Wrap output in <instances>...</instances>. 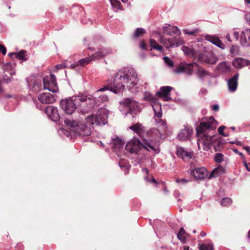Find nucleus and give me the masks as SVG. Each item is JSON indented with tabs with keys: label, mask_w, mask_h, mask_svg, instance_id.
Wrapping results in <instances>:
<instances>
[{
	"label": "nucleus",
	"mask_w": 250,
	"mask_h": 250,
	"mask_svg": "<svg viewBox=\"0 0 250 250\" xmlns=\"http://www.w3.org/2000/svg\"><path fill=\"white\" fill-rule=\"evenodd\" d=\"M138 81L137 74L133 68H123L117 72L112 83L106 84L93 93V100L96 105H99L101 103L108 101V97L106 95L100 94V92L109 90L118 94L123 90L125 86L132 92H135L138 87Z\"/></svg>",
	"instance_id": "1"
},
{
	"label": "nucleus",
	"mask_w": 250,
	"mask_h": 250,
	"mask_svg": "<svg viewBox=\"0 0 250 250\" xmlns=\"http://www.w3.org/2000/svg\"><path fill=\"white\" fill-rule=\"evenodd\" d=\"M108 114V110L101 108L97 111L95 115L88 116L86 119L85 125L78 124L77 122L71 119H65L64 123L75 135L83 137L91 134L90 126L94 124L97 125H105L107 123Z\"/></svg>",
	"instance_id": "2"
},
{
	"label": "nucleus",
	"mask_w": 250,
	"mask_h": 250,
	"mask_svg": "<svg viewBox=\"0 0 250 250\" xmlns=\"http://www.w3.org/2000/svg\"><path fill=\"white\" fill-rule=\"evenodd\" d=\"M217 124L212 117L205 118L201 122L200 125L197 128V134L198 137V146L199 149L208 150L213 142L214 134L208 135V130H214Z\"/></svg>",
	"instance_id": "3"
},
{
	"label": "nucleus",
	"mask_w": 250,
	"mask_h": 250,
	"mask_svg": "<svg viewBox=\"0 0 250 250\" xmlns=\"http://www.w3.org/2000/svg\"><path fill=\"white\" fill-rule=\"evenodd\" d=\"M91 99L87 98V96L82 94L77 96H74L60 101V104L61 109L67 114H71L74 111L79 107L82 108L84 106L87 104V101H90ZM89 109V107L86 108H80V111L82 112H86Z\"/></svg>",
	"instance_id": "4"
},
{
	"label": "nucleus",
	"mask_w": 250,
	"mask_h": 250,
	"mask_svg": "<svg viewBox=\"0 0 250 250\" xmlns=\"http://www.w3.org/2000/svg\"><path fill=\"white\" fill-rule=\"evenodd\" d=\"M157 138L144 139L143 142L137 138H133L127 142L125 146L126 150L131 153L137 154L139 150L144 148L148 151L158 153L160 151L158 144L155 143Z\"/></svg>",
	"instance_id": "5"
},
{
	"label": "nucleus",
	"mask_w": 250,
	"mask_h": 250,
	"mask_svg": "<svg viewBox=\"0 0 250 250\" xmlns=\"http://www.w3.org/2000/svg\"><path fill=\"white\" fill-rule=\"evenodd\" d=\"M88 49L95 52L91 56L83 59H80L76 62V64H79L80 66H83L90 63L92 61H95L101 59L112 53V50L109 48H98L97 50L93 47H89Z\"/></svg>",
	"instance_id": "6"
},
{
	"label": "nucleus",
	"mask_w": 250,
	"mask_h": 250,
	"mask_svg": "<svg viewBox=\"0 0 250 250\" xmlns=\"http://www.w3.org/2000/svg\"><path fill=\"white\" fill-rule=\"evenodd\" d=\"M155 122L159 129H151L149 130L147 134L150 138H157L154 143L157 144V142L159 140L162 135L167 134V126L166 122L161 119H155Z\"/></svg>",
	"instance_id": "7"
},
{
	"label": "nucleus",
	"mask_w": 250,
	"mask_h": 250,
	"mask_svg": "<svg viewBox=\"0 0 250 250\" xmlns=\"http://www.w3.org/2000/svg\"><path fill=\"white\" fill-rule=\"evenodd\" d=\"M122 103L126 107V114H130L132 117H134L141 111L138 103L130 98L124 99Z\"/></svg>",
	"instance_id": "8"
},
{
	"label": "nucleus",
	"mask_w": 250,
	"mask_h": 250,
	"mask_svg": "<svg viewBox=\"0 0 250 250\" xmlns=\"http://www.w3.org/2000/svg\"><path fill=\"white\" fill-rule=\"evenodd\" d=\"M43 89H47L52 93H56L59 88L56 83V77L54 74L46 76L43 78Z\"/></svg>",
	"instance_id": "9"
},
{
	"label": "nucleus",
	"mask_w": 250,
	"mask_h": 250,
	"mask_svg": "<svg viewBox=\"0 0 250 250\" xmlns=\"http://www.w3.org/2000/svg\"><path fill=\"white\" fill-rule=\"evenodd\" d=\"M26 81L30 91L31 92L37 93L43 88L42 81L35 79L34 77L27 78Z\"/></svg>",
	"instance_id": "10"
},
{
	"label": "nucleus",
	"mask_w": 250,
	"mask_h": 250,
	"mask_svg": "<svg viewBox=\"0 0 250 250\" xmlns=\"http://www.w3.org/2000/svg\"><path fill=\"white\" fill-rule=\"evenodd\" d=\"M198 60L201 62L212 65L217 62L218 58L212 53L203 54L200 52Z\"/></svg>",
	"instance_id": "11"
},
{
	"label": "nucleus",
	"mask_w": 250,
	"mask_h": 250,
	"mask_svg": "<svg viewBox=\"0 0 250 250\" xmlns=\"http://www.w3.org/2000/svg\"><path fill=\"white\" fill-rule=\"evenodd\" d=\"M172 90V87L169 86H162L156 95L159 98H161L164 101H168L171 100L170 92Z\"/></svg>",
	"instance_id": "12"
},
{
	"label": "nucleus",
	"mask_w": 250,
	"mask_h": 250,
	"mask_svg": "<svg viewBox=\"0 0 250 250\" xmlns=\"http://www.w3.org/2000/svg\"><path fill=\"white\" fill-rule=\"evenodd\" d=\"M45 112L52 121L56 122L59 120L60 115L56 107L48 106L45 108Z\"/></svg>",
	"instance_id": "13"
},
{
	"label": "nucleus",
	"mask_w": 250,
	"mask_h": 250,
	"mask_svg": "<svg viewBox=\"0 0 250 250\" xmlns=\"http://www.w3.org/2000/svg\"><path fill=\"white\" fill-rule=\"evenodd\" d=\"M193 70L192 63H181L175 69L174 72L177 74L184 72L191 74Z\"/></svg>",
	"instance_id": "14"
},
{
	"label": "nucleus",
	"mask_w": 250,
	"mask_h": 250,
	"mask_svg": "<svg viewBox=\"0 0 250 250\" xmlns=\"http://www.w3.org/2000/svg\"><path fill=\"white\" fill-rule=\"evenodd\" d=\"M38 100L42 104H52L56 101L54 96L50 93H43L40 95Z\"/></svg>",
	"instance_id": "15"
},
{
	"label": "nucleus",
	"mask_w": 250,
	"mask_h": 250,
	"mask_svg": "<svg viewBox=\"0 0 250 250\" xmlns=\"http://www.w3.org/2000/svg\"><path fill=\"white\" fill-rule=\"evenodd\" d=\"M191 175L196 179H204L208 176V172L204 167L196 168L191 170Z\"/></svg>",
	"instance_id": "16"
},
{
	"label": "nucleus",
	"mask_w": 250,
	"mask_h": 250,
	"mask_svg": "<svg viewBox=\"0 0 250 250\" xmlns=\"http://www.w3.org/2000/svg\"><path fill=\"white\" fill-rule=\"evenodd\" d=\"M240 43L244 47L250 46V28L246 29L241 33Z\"/></svg>",
	"instance_id": "17"
},
{
	"label": "nucleus",
	"mask_w": 250,
	"mask_h": 250,
	"mask_svg": "<svg viewBox=\"0 0 250 250\" xmlns=\"http://www.w3.org/2000/svg\"><path fill=\"white\" fill-rule=\"evenodd\" d=\"M193 129L191 127L185 126L184 129L180 130L177 135L179 140H188L190 135L192 134Z\"/></svg>",
	"instance_id": "18"
},
{
	"label": "nucleus",
	"mask_w": 250,
	"mask_h": 250,
	"mask_svg": "<svg viewBox=\"0 0 250 250\" xmlns=\"http://www.w3.org/2000/svg\"><path fill=\"white\" fill-rule=\"evenodd\" d=\"M176 154L178 157L185 160H188L191 158L193 156V151L185 150L182 147H177Z\"/></svg>",
	"instance_id": "19"
},
{
	"label": "nucleus",
	"mask_w": 250,
	"mask_h": 250,
	"mask_svg": "<svg viewBox=\"0 0 250 250\" xmlns=\"http://www.w3.org/2000/svg\"><path fill=\"white\" fill-rule=\"evenodd\" d=\"M232 64L235 68L240 69L250 65V61L242 58H236L233 60Z\"/></svg>",
	"instance_id": "20"
},
{
	"label": "nucleus",
	"mask_w": 250,
	"mask_h": 250,
	"mask_svg": "<svg viewBox=\"0 0 250 250\" xmlns=\"http://www.w3.org/2000/svg\"><path fill=\"white\" fill-rule=\"evenodd\" d=\"M182 50L185 55L194 59H198L200 52L194 50L192 47L183 46L182 47Z\"/></svg>",
	"instance_id": "21"
},
{
	"label": "nucleus",
	"mask_w": 250,
	"mask_h": 250,
	"mask_svg": "<svg viewBox=\"0 0 250 250\" xmlns=\"http://www.w3.org/2000/svg\"><path fill=\"white\" fill-rule=\"evenodd\" d=\"M205 39L207 41L211 42L212 44L222 49H224L226 47L225 45L222 43L221 41L217 36L207 35L205 37Z\"/></svg>",
	"instance_id": "22"
},
{
	"label": "nucleus",
	"mask_w": 250,
	"mask_h": 250,
	"mask_svg": "<svg viewBox=\"0 0 250 250\" xmlns=\"http://www.w3.org/2000/svg\"><path fill=\"white\" fill-rule=\"evenodd\" d=\"M173 36L175 35L174 38H173V46H178L184 43V41L181 39L177 38V36L179 35L181 33L180 31L177 26H173Z\"/></svg>",
	"instance_id": "23"
},
{
	"label": "nucleus",
	"mask_w": 250,
	"mask_h": 250,
	"mask_svg": "<svg viewBox=\"0 0 250 250\" xmlns=\"http://www.w3.org/2000/svg\"><path fill=\"white\" fill-rule=\"evenodd\" d=\"M239 74H235L232 78L229 79L228 81L229 89L231 92L235 91L238 85V79Z\"/></svg>",
	"instance_id": "24"
},
{
	"label": "nucleus",
	"mask_w": 250,
	"mask_h": 250,
	"mask_svg": "<svg viewBox=\"0 0 250 250\" xmlns=\"http://www.w3.org/2000/svg\"><path fill=\"white\" fill-rule=\"evenodd\" d=\"M152 107L153 109L154 114V118L160 119L162 117V112L161 109V105L157 102H155L152 104Z\"/></svg>",
	"instance_id": "25"
},
{
	"label": "nucleus",
	"mask_w": 250,
	"mask_h": 250,
	"mask_svg": "<svg viewBox=\"0 0 250 250\" xmlns=\"http://www.w3.org/2000/svg\"><path fill=\"white\" fill-rule=\"evenodd\" d=\"M225 172V169L224 167L221 166H219L212 171L211 173L209 176V179L219 176L224 174Z\"/></svg>",
	"instance_id": "26"
},
{
	"label": "nucleus",
	"mask_w": 250,
	"mask_h": 250,
	"mask_svg": "<svg viewBox=\"0 0 250 250\" xmlns=\"http://www.w3.org/2000/svg\"><path fill=\"white\" fill-rule=\"evenodd\" d=\"M112 10L115 12H118L119 10H123L121 3L118 0H109Z\"/></svg>",
	"instance_id": "27"
},
{
	"label": "nucleus",
	"mask_w": 250,
	"mask_h": 250,
	"mask_svg": "<svg viewBox=\"0 0 250 250\" xmlns=\"http://www.w3.org/2000/svg\"><path fill=\"white\" fill-rule=\"evenodd\" d=\"M199 249L200 250H214L213 245L210 241L199 244Z\"/></svg>",
	"instance_id": "28"
},
{
	"label": "nucleus",
	"mask_w": 250,
	"mask_h": 250,
	"mask_svg": "<svg viewBox=\"0 0 250 250\" xmlns=\"http://www.w3.org/2000/svg\"><path fill=\"white\" fill-rule=\"evenodd\" d=\"M217 69L222 72L227 73L230 71V66L226 62H223L218 65Z\"/></svg>",
	"instance_id": "29"
},
{
	"label": "nucleus",
	"mask_w": 250,
	"mask_h": 250,
	"mask_svg": "<svg viewBox=\"0 0 250 250\" xmlns=\"http://www.w3.org/2000/svg\"><path fill=\"white\" fill-rule=\"evenodd\" d=\"M187 234L183 228H181L177 233L178 239L183 244H185L187 242Z\"/></svg>",
	"instance_id": "30"
},
{
	"label": "nucleus",
	"mask_w": 250,
	"mask_h": 250,
	"mask_svg": "<svg viewBox=\"0 0 250 250\" xmlns=\"http://www.w3.org/2000/svg\"><path fill=\"white\" fill-rule=\"evenodd\" d=\"M129 128L136 132L137 134L140 135L143 131V126L141 124L137 123L130 126Z\"/></svg>",
	"instance_id": "31"
},
{
	"label": "nucleus",
	"mask_w": 250,
	"mask_h": 250,
	"mask_svg": "<svg viewBox=\"0 0 250 250\" xmlns=\"http://www.w3.org/2000/svg\"><path fill=\"white\" fill-rule=\"evenodd\" d=\"M113 147L115 149H120L122 148L124 146L123 142L118 137L116 139H114L113 141Z\"/></svg>",
	"instance_id": "32"
},
{
	"label": "nucleus",
	"mask_w": 250,
	"mask_h": 250,
	"mask_svg": "<svg viewBox=\"0 0 250 250\" xmlns=\"http://www.w3.org/2000/svg\"><path fill=\"white\" fill-rule=\"evenodd\" d=\"M146 33V30L143 28H137L134 34H133V37L134 38H137L143 36Z\"/></svg>",
	"instance_id": "33"
},
{
	"label": "nucleus",
	"mask_w": 250,
	"mask_h": 250,
	"mask_svg": "<svg viewBox=\"0 0 250 250\" xmlns=\"http://www.w3.org/2000/svg\"><path fill=\"white\" fill-rule=\"evenodd\" d=\"M150 45L152 49H156L160 51L163 50V47L159 45L154 39H151L150 40Z\"/></svg>",
	"instance_id": "34"
},
{
	"label": "nucleus",
	"mask_w": 250,
	"mask_h": 250,
	"mask_svg": "<svg viewBox=\"0 0 250 250\" xmlns=\"http://www.w3.org/2000/svg\"><path fill=\"white\" fill-rule=\"evenodd\" d=\"M197 75L198 77L201 79L204 78L206 76H208L209 73L208 71H206L204 69L202 68H199L197 72Z\"/></svg>",
	"instance_id": "35"
},
{
	"label": "nucleus",
	"mask_w": 250,
	"mask_h": 250,
	"mask_svg": "<svg viewBox=\"0 0 250 250\" xmlns=\"http://www.w3.org/2000/svg\"><path fill=\"white\" fill-rule=\"evenodd\" d=\"M25 51L24 50H21L19 52L16 53V58L22 61H26L25 57Z\"/></svg>",
	"instance_id": "36"
},
{
	"label": "nucleus",
	"mask_w": 250,
	"mask_h": 250,
	"mask_svg": "<svg viewBox=\"0 0 250 250\" xmlns=\"http://www.w3.org/2000/svg\"><path fill=\"white\" fill-rule=\"evenodd\" d=\"M184 33L185 34H188L189 35H196V34L199 32L198 29H185L183 30Z\"/></svg>",
	"instance_id": "37"
},
{
	"label": "nucleus",
	"mask_w": 250,
	"mask_h": 250,
	"mask_svg": "<svg viewBox=\"0 0 250 250\" xmlns=\"http://www.w3.org/2000/svg\"><path fill=\"white\" fill-rule=\"evenodd\" d=\"M144 99L147 101H152L153 103L155 102H157L156 98L149 92H146L145 93Z\"/></svg>",
	"instance_id": "38"
},
{
	"label": "nucleus",
	"mask_w": 250,
	"mask_h": 250,
	"mask_svg": "<svg viewBox=\"0 0 250 250\" xmlns=\"http://www.w3.org/2000/svg\"><path fill=\"white\" fill-rule=\"evenodd\" d=\"M232 201L230 198H225L223 199L221 201V204L223 206H229L231 205Z\"/></svg>",
	"instance_id": "39"
},
{
	"label": "nucleus",
	"mask_w": 250,
	"mask_h": 250,
	"mask_svg": "<svg viewBox=\"0 0 250 250\" xmlns=\"http://www.w3.org/2000/svg\"><path fill=\"white\" fill-rule=\"evenodd\" d=\"M119 167L121 168L125 171V174L128 172V171L130 168V166L126 164H123L122 162H119Z\"/></svg>",
	"instance_id": "40"
},
{
	"label": "nucleus",
	"mask_w": 250,
	"mask_h": 250,
	"mask_svg": "<svg viewBox=\"0 0 250 250\" xmlns=\"http://www.w3.org/2000/svg\"><path fill=\"white\" fill-rule=\"evenodd\" d=\"M145 179L146 181L153 183L155 185H157L158 184L157 182L155 180L154 177L152 175H147L145 177Z\"/></svg>",
	"instance_id": "41"
},
{
	"label": "nucleus",
	"mask_w": 250,
	"mask_h": 250,
	"mask_svg": "<svg viewBox=\"0 0 250 250\" xmlns=\"http://www.w3.org/2000/svg\"><path fill=\"white\" fill-rule=\"evenodd\" d=\"M163 31L164 33L167 35H170L172 34L171 27L170 25H169L168 26L164 27Z\"/></svg>",
	"instance_id": "42"
},
{
	"label": "nucleus",
	"mask_w": 250,
	"mask_h": 250,
	"mask_svg": "<svg viewBox=\"0 0 250 250\" xmlns=\"http://www.w3.org/2000/svg\"><path fill=\"white\" fill-rule=\"evenodd\" d=\"M215 161L217 163H220L223 160V155L221 153H216L214 156Z\"/></svg>",
	"instance_id": "43"
},
{
	"label": "nucleus",
	"mask_w": 250,
	"mask_h": 250,
	"mask_svg": "<svg viewBox=\"0 0 250 250\" xmlns=\"http://www.w3.org/2000/svg\"><path fill=\"white\" fill-rule=\"evenodd\" d=\"M149 223H150V224L152 226L153 228V229H154V231H155V232L156 233V234L157 235V237H160V235L161 234V232H160V230L159 229V228L156 227V224H153L152 225L151 221L150 220L149 221Z\"/></svg>",
	"instance_id": "44"
},
{
	"label": "nucleus",
	"mask_w": 250,
	"mask_h": 250,
	"mask_svg": "<svg viewBox=\"0 0 250 250\" xmlns=\"http://www.w3.org/2000/svg\"><path fill=\"white\" fill-rule=\"evenodd\" d=\"M59 132L60 133L63 134L67 137H68L70 135V132L64 128H61L59 130Z\"/></svg>",
	"instance_id": "45"
},
{
	"label": "nucleus",
	"mask_w": 250,
	"mask_h": 250,
	"mask_svg": "<svg viewBox=\"0 0 250 250\" xmlns=\"http://www.w3.org/2000/svg\"><path fill=\"white\" fill-rule=\"evenodd\" d=\"M163 60H164L165 62L167 64L169 67H172V60H170L167 57H164L163 58Z\"/></svg>",
	"instance_id": "46"
},
{
	"label": "nucleus",
	"mask_w": 250,
	"mask_h": 250,
	"mask_svg": "<svg viewBox=\"0 0 250 250\" xmlns=\"http://www.w3.org/2000/svg\"><path fill=\"white\" fill-rule=\"evenodd\" d=\"M225 126H221L218 128V132L219 133V134H220L221 135H222L223 136L226 137V136H227V135H225L223 132V130L225 129Z\"/></svg>",
	"instance_id": "47"
},
{
	"label": "nucleus",
	"mask_w": 250,
	"mask_h": 250,
	"mask_svg": "<svg viewBox=\"0 0 250 250\" xmlns=\"http://www.w3.org/2000/svg\"><path fill=\"white\" fill-rule=\"evenodd\" d=\"M140 47L143 50H147L146 45L144 41L141 42L140 43Z\"/></svg>",
	"instance_id": "48"
},
{
	"label": "nucleus",
	"mask_w": 250,
	"mask_h": 250,
	"mask_svg": "<svg viewBox=\"0 0 250 250\" xmlns=\"http://www.w3.org/2000/svg\"><path fill=\"white\" fill-rule=\"evenodd\" d=\"M0 52H1L3 55H5L6 53V48L1 44H0Z\"/></svg>",
	"instance_id": "49"
},
{
	"label": "nucleus",
	"mask_w": 250,
	"mask_h": 250,
	"mask_svg": "<svg viewBox=\"0 0 250 250\" xmlns=\"http://www.w3.org/2000/svg\"><path fill=\"white\" fill-rule=\"evenodd\" d=\"M245 17L247 21L250 24V12H247L245 14Z\"/></svg>",
	"instance_id": "50"
},
{
	"label": "nucleus",
	"mask_w": 250,
	"mask_h": 250,
	"mask_svg": "<svg viewBox=\"0 0 250 250\" xmlns=\"http://www.w3.org/2000/svg\"><path fill=\"white\" fill-rule=\"evenodd\" d=\"M188 181L186 180L185 179H177L176 180V183L177 184L179 183H182V184H185L187 183Z\"/></svg>",
	"instance_id": "51"
},
{
	"label": "nucleus",
	"mask_w": 250,
	"mask_h": 250,
	"mask_svg": "<svg viewBox=\"0 0 250 250\" xmlns=\"http://www.w3.org/2000/svg\"><path fill=\"white\" fill-rule=\"evenodd\" d=\"M219 106L218 104H214L212 106V109L215 111H217L219 110Z\"/></svg>",
	"instance_id": "52"
},
{
	"label": "nucleus",
	"mask_w": 250,
	"mask_h": 250,
	"mask_svg": "<svg viewBox=\"0 0 250 250\" xmlns=\"http://www.w3.org/2000/svg\"><path fill=\"white\" fill-rule=\"evenodd\" d=\"M243 148L249 154H250V147L248 146H244Z\"/></svg>",
	"instance_id": "53"
},
{
	"label": "nucleus",
	"mask_w": 250,
	"mask_h": 250,
	"mask_svg": "<svg viewBox=\"0 0 250 250\" xmlns=\"http://www.w3.org/2000/svg\"><path fill=\"white\" fill-rule=\"evenodd\" d=\"M56 67L57 69H62L63 68L64 66L62 64H59L56 65Z\"/></svg>",
	"instance_id": "54"
},
{
	"label": "nucleus",
	"mask_w": 250,
	"mask_h": 250,
	"mask_svg": "<svg viewBox=\"0 0 250 250\" xmlns=\"http://www.w3.org/2000/svg\"><path fill=\"white\" fill-rule=\"evenodd\" d=\"M77 66H80L79 64H76V62H75L74 63L71 64L70 67L71 68H75Z\"/></svg>",
	"instance_id": "55"
},
{
	"label": "nucleus",
	"mask_w": 250,
	"mask_h": 250,
	"mask_svg": "<svg viewBox=\"0 0 250 250\" xmlns=\"http://www.w3.org/2000/svg\"><path fill=\"white\" fill-rule=\"evenodd\" d=\"M232 143L235 144H236L237 145H238V146H242V143L240 141H236L235 142H232Z\"/></svg>",
	"instance_id": "56"
},
{
	"label": "nucleus",
	"mask_w": 250,
	"mask_h": 250,
	"mask_svg": "<svg viewBox=\"0 0 250 250\" xmlns=\"http://www.w3.org/2000/svg\"><path fill=\"white\" fill-rule=\"evenodd\" d=\"M16 53H15V52H11V53H9L8 55L9 56H10V57H12L13 56H14V57L16 58Z\"/></svg>",
	"instance_id": "57"
},
{
	"label": "nucleus",
	"mask_w": 250,
	"mask_h": 250,
	"mask_svg": "<svg viewBox=\"0 0 250 250\" xmlns=\"http://www.w3.org/2000/svg\"><path fill=\"white\" fill-rule=\"evenodd\" d=\"M143 171L145 172L147 175L149 174V171L147 168H143Z\"/></svg>",
	"instance_id": "58"
},
{
	"label": "nucleus",
	"mask_w": 250,
	"mask_h": 250,
	"mask_svg": "<svg viewBox=\"0 0 250 250\" xmlns=\"http://www.w3.org/2000/svg\"><path fill=\"white\" fill-rule=\"evenodd\" d=\"M226 39L229 42H231V41L230 40V35L229 34H228L226 36Z\"/></svg>",
	"instance_id": "59"
},
{
	"label": "nucleus",
	"mask_w": 250,
	"mask_h": 250,
	"mask_svg": "<svg viewBox=\"0 0 250 250\" xmlns=\"http://www.w3.org/2000/svg\"><path fill=\"white\" fill-rule=\"evenodd\" d=\"M245 166L246 167V168L247 169V170L249 171H250V168L249 167L247 163H245Z\"/></svg>",
	"instance_id": "60"
},
{
	"label": "nucleus",
	"mask_w": 250,
	"mask_h": 250,
	"mask_svg": "<svg viewBox=\"0 0 250 250\" xmlns=\"http://www.w3.org/2000/svg\"><path fill=\"white\" fill-rule=\"evenodd\" d=\"M200 235L202 237H204L206 236L207 234L206 232L202 231L201 232Z\"/></svg>",
	"instance_id": "61"
},
{
	"label": "nucleus",
	"mask_w": 250,
	"mask_h": 250,
	"mask_svg": "<svg viewBox=\"0 0 250 250\" xmlns=\"http://www.w3.org/2000/svg\"><path fill=\"white\" fill-rule=\"evenodd\" d=\"M234 35L235 36L236 38L237 39L238 38V36H239V33L238 32H234Z\"/></svg>",
	"instance_id": "62"
},
{
	"label": "nucleus",
	"mask_w": 250,
	"mask_h": 250,
	"mask_svg": "<svg viewBox=\"0 0 250 250\" xmlns=\"http://www.w3.org/2000/svg\"><path fill=\"white\" fill-rule=\"evenodd\" d=\"M37 107L41 110H42L43 108L41 105H39L38 104H37Z\"/></svg>",
	"instance_id": "63"
},
{
	"label": "nucleus",
	"mask_w": 250,
	"mask_h": 250,
	"mask_svg": "<svg viewBox=\"0 0 250 250\" xmlns=\"http://www.w3.org/2000/svg\"><path fill=\"white\" fill-rule=\"evenodd\" d=\"M183 250H189V247L188 246H184L183 247Z\"/></svg>",
	"instance_id": "64"
}]
</instances>
